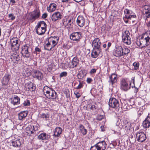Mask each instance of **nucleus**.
Instances as JSON below:
<instances>
[{"label":"nucleus","mask_w":150,"mask_h":150,"mask_svg":"<svg viewBox=\"0 0 150 150\" xmlns=\"http://www.w3.org/2000/svg\"><path fill=\"white\" fill-rule=\"evenodd\" d=\"M20 99L17 96L14 95L13 98V100L11 101V103L14 105H18L20 103Z\"/></svg>","instance_id":"c85d7f7f"},{"label":"nucleus","mask_w":150,"mask_h":150,"mask_svg":"<svg viewBox=\"0 0 150 150\" xmlns=\"http://www.w3.org/2000/svg\"><path fill=\"white\" fill-rule=\"evenodd\" d=\"M52 19L53 21H56V12H55L52 15Z\"/></svg>","instance_id":"c03bdc74"},{"label":"nucleus","mask_w":150,"mask_h":150,"mask_svg":"<svg viewBox=\"0 0 150 150\" xmlns=\"http://www.w3.org/2000/svg\"><path fill=\"white\" fill-rule=\"evenodd\" d=\"M130 52V50L128 48H122V57L127 56Z\"/></svg>","instance_id":"f704fd0d"},{"label":"nucleus","mask_w":150,"mask_h":150,"mask_svg":"<svg viewBox=\"0 0 150 150\" xmlns=\"http://www.w3.org/2000/svg\"><path fill=\"white\" fill-rule=\"evenodd\" d=\"M22 143V141L20 139H18L12 142L13 146L15 147H18L20 146Z\"/></svg>","instance_id":"7c9ffc66"},{"label":"nucleus","mask_w":150,"mask_h":150,"mask_svg":"<svg viewBox=\"0 0 150 150\" xmlns=\"http://www.w3.org/2000/svg\"><path fill=\"white\" fill-rule=\"evenodd\" d=\"M81 33L80 32H77L72 33L70 35L71 40L74 42H79L82 38Z\"/></svg>","instance_id":"7ed1b4c3"},{"label":"nucleus","mask_w":150,"mask_h":150,"mask_svg":"<svg viewBox=\"0 0 150 150\" xmlns=\"http://www.w3.org/2000/svg\"><path fill=\"white\" fill-rule=\"evenodd\" d=\"M67 21L68 22L67 23V25L68 26L70 27L73 22L72 18L70 17H67Z\"/></svg>","instance_id":"4c0bfd02"},{"label":"nucleus","mask_w":150,"mask_h":150,"mask_svg":"<svg viewBox=\"0 0 150 150\" xmlns=\"http://www.w3.org/2000/svg\"><path fill=\"white\" fill-rule=\"evenodd\" d=\"M130 33L129 31L126 30L122 32V38L124 42L127 45H129L131 43Z\"/></svg>","instance_id":"f03ea898"},{"label":"nucleus","mask_w":150,"mask_h":150,"mask_svg":"<svg viewBox=\"0 0 150 150\" xmlns=\"http://www.w3.org/2000/svg\"><path fill=\"white\" fill-rule=\"evenodd\" d=\"M45 43V44L44 45V48L45 50H50L52 48L54 47H52V45L49 43H48L47 42H46V41Z\"/></svg>","instance_id":"c9c22d12"},{"label":"nucleus","mask_w":150,"mask_h":150,"mask_svg":"<svg viewBox=\"0 0 150 150\" xmlns=\"http://www.w3.org/2000/svg\"><path fill=\"white\" fill-rule=\"evenodd\" d=\"M79 132L81 133L83 135H86L87 133V130L85 129V127L82 125L81 124L79 127Z\"/></svg>","instance_id":"a878e982"},{"label":"nucleus","mask_w":150,"mask_h":150,"mask_svg":"<svg viewBox=\"0 0 150 150\" xmlns=\"http://www.w3.org/2000/svg\"><path fill=\"white\" fill-rule=\"evenodd\" d=\"M33 77L39 80H41L43 79V75L42 73L39 71H35Z\"/></svg>","instance_id":"dca6fc26"},{"label":"nucleus","mask_w":150,"mask_h":150,"mask_svg":"<svg viewBox=\"0 0 150 150\" xmlns=\"http://www.w3.org/2000/svg\"><path fill=\"white\" fill-rule=\"evenodd\" d=\"M83 86L82 84L81 83H80L79 84L76 88V89H80Z\"/></svg>","instance_id":"13d9d810"},{"label":"nucleus","mask_w":150,"mask_h":150,"mask_svg":"<svg viewBox=\"0 0 150 150\" xmlns=\"http://www.w3.org/2000/svg\"><path fill=\"white\" fill-rule=\"evenodd\" d=\"M24 74L25 76V77H28V76L30 74V73L28 72L25 71L24 73Z\"/></svg>","instance_id":"bf43d9fd"},{"label":"nucleus","mask_w":150,"mask_h":150,"mask_svg":"<svg viewBox=\"0 0 150 150\" xmlns=\"http://www.w3.org/2000/svg\"><path fill=\"white\" fill-rule=\"evenodd\" d=\"M118 13L117 11H114V12L112 13L111 16H117Z\"/></svg>","instance_id":"6e6d98bb"},{"label":"nucleus","mask_w":150,"mask_h":150,"mask_svg":"<svg viewBox=\"0 0 150 150\" xmlns=\"http://www.w3.org/2000/svg\"><path fill=\"white\" fill-rule=\"evenodd\" d=\"M139 65V63L136 62H134L133 63V65L134 67V68L135 70H137L138 69Z\"/></svg>","instance_id":"37998d69"},{"label":"nucleus","mask_w":150,"mask_h":150,"mask_svg":"<svg viewBox=\"0 0 150 150\" xmlns=\"http://www.w3.org/2000/svg\"><path fill=\"white\" fill-rule=\"evenodd\" d=\"M90 150H99V149H98L97 146L96 144L95 146H92L90 149Z\"/></svg>","instance_id":"09e8293b"},{"label":"nucleus","mask_w":150,"mask_h":150,"mask_svg":"<svg viewBox=\"0 0 150 150\" xmlns=\"http://www.w3.org/2000/svg\"><path fill=\"white\" fill-rule=\"evenodd\" d=\"M50 137L49 135L45 133H41L38 136L39 139L42 140L48 139Z\"/></svg>","instance_id":"c756f323"},{"label":"nucleus","mask_w":150,"mask_h":150,"mask_svg":"<svg viewBox=\"0 0 150 150\" xmlns=\"http://www.w3.org/2000/svg\"><path fill=\"white\" fill-rule=\"evenodd\" d=\"M11 59L13 63H15L20 60V57L18 54H13L11 56Z\"/></svg>","instance_id":"bb28decb"},{"label":"nucleus","mask_w":150,"mask_h":150,"mask_svg":"<svg viewBox=\"0 0 150 150\" xmlns=\"http://www.w3.org/2000/svg\"><path fill=\"white\" fill-rule=\"evenodd\" d=\"M143 126L145 128H149L150 126V117H147L143 122Z\"/></svg>","instance_id":"b1692460"},{"label":"nucleus","mask_w":150,"mask_h":150,"mask_svg":"<svg viewBox=\"0 0 150 150\" xmlns=\"http://www.w3.org/2000/svg\"><path fill=\"white\" fill-rule=\"evenodd\" d=\"M150 44V42L145 39V38H144L143 36L139 41H137V44L142 48L146 47Z\"/></svg>","instance_id":"39448f33"},{"label":"nucleus","mask_w":150,"mask_h":150,"mask_svg":"<svg viewBox=\"0 0 150 150\" xmlns=\"http://www.w3.org/2000/svg\"><path fill=\"white\" fill-rule=\"evenodd\" d=\"M111 44L110 42H108V48L111 46Z\"/></svg>","instance_id":"338daca9"},{"label":"nucleus","mask_w":150,"mask_h":150,"mask_svg":"<svg viewBox=\"0 0 150 150\" xmlns=\"http://www.w3.org/2000/svg\"><path fill=\"white\" fill-rule=\"evenodd\" d=\"M136 137L137 140L141 142H144L146 138V134L142 132H137Z\"/></svg>","instance_id":"6e6552de"},{"label":"nucleus","mask_w":150,"mask_h":150,"mask_svg":"<svg viewBox=\"0 0 150 150\" xmlns=\"http://www.w3.org/2000/svg\"><path fill=\"white\" fill-rule=\"evenodd\" d=\"M125 16L127 19H130L132 18H136V16L131 10L125 9L124 11Z\"/></svg>","instance_id":"423d86ee"},{"label":"nucleus","mask_w":150,"mask_h":150,"mask_svg":"<svg viewBox=\"0 0 150 150\" xmlns=\"http://www.w3.org/2000/svg\"><path fill=\"white\" fill-rule=\"evenodd\" d=\"M38 127L36 124H34L29 125L26 128V130L28 131L27 132L28 134H34L38 129Z\"/></svg>","instance_id":"0eeeda50"},{"label":"nucleus","mask_w":150,"mask_h":150,"mask_svg":"<svg viewBox=\"0 0 150 150\" xmlns=\"http://www.w3.org/2000/svg\"><path fill=\"white\" fill-rule=\"evenodd\" d=\"M10 75L9 74L5 75L1 79L2 85L5 86L8 84L10 79Z\"/></svg>","instance_id":"5701e85b"},{"label":"nucleus","mask_w":150,"mask_h":150,"mask_svg":"<svg viewBox=\"0 0 150 150\" xmlns=\"http://www.w3.org/2000/svg\"><path fill=\"white\" fill-rule=\"evenodd\" d=\"M67 22H68L67 18H65L64 19V21L63 23V24L64 25H65V26H66Z\"/></svg>","instance_id":"5fc2aeb1"},{"label":"nucleus","mask_w":150,"mask_h":150,"mask_svg":"<svg viewBox=\"0 0 150 150\" xmlns=\"http://www.w3.org/2000/svg\"><path fill=\"white\" fill-rule=\"evenodd\" d=\"M96 71V69H92L90 71V74H93L95 73Z\"/></svg>","instance_id":"864d4df0"},{"label":"nucleus","mask_w":150,"mask_h":150,"mask_svg":"<svg viewBox=\"0 0 150 150\" xmlns=\"http://www.w3.org/2000/svg\"><path fill=\"white\" fill-rule=\"evenodd\" d=\"M57 137L59 136L60 134H61L62 132V130L61 128L60 127H57Z\"/></svg>","instance_id":"79ce46f5"},{"label":"nucleus","mask_w":150,"mask_h":150,"mask_svg":"<svg viewBox=\"0 0 150 150\" xmlns=\"http://www.w3.org/2000/svg\"><path fill=\"white\" fill-rule=\"evenodd\" d=\"M104 128V127L103 126H102L100 127V129L101 130L103 131H104L105 130Z\"/></svg>","instance_id":"69168bd1"},{"label":"nucleus","mask_w":150,"mask_h":150,"mask_svg":"<svg viewBox=\"0 0 150 150\" xmlns=\"http://www.w3.org/2000/svg\"><path fill=\"white\" fill-rule=\"evenodd\" d=\"M143 36L144 38H145V39L150 42V30L146 32L143 34Z\"/></svg>","instance_id":"72a5a7b5"},{"label":"nucleus","mask_w":150,"mask_h":150,"mask_svg":"<svg viewBox=\"0 0 150 150\" xmlns=\"http://www.w3.org/2000/svg\"><path fill=\"white\" fill-rule=\"evenodd\" d=\"M117 75L115 74H113L109 77V82L110 85L113 86L114 84L117 83Z\"/></svg>","instance_id":"ddd939ff"},{"label":"nucleus","mask_w":150,"mask_h":150,"mask_svg":"<svg viewBox=\"0 0 150 150\" xmlns=\"http://www.w3.org/2000/svg\"><path fill=\"white\" fill-rule=\"evenodd\" d=\"M96 145L99 150H105L106 147V144L104 141L98 143Z\"/></svg>","instance_id":"aec40b11"},{"label":"nucleus","mask_w":150,"mask_h":150,"mask_svg":"<svg viewBox=\"0 0 150 150\" xmlns=\"http://www.w3.org/2000/svg\"><path fill=\"white\" fill-rule=\"evenodd\" d=\"M49 117V116L48 115L45 114H42V115H41V118H45L46 119V118H48Z\"/></svg>","instance_id":"3c124183"},{"label":"nucleus","mask_w":150,"mask_h":150,"mask_svg":"<svg viewBox=\"0 0 150 150\" xmlns=\"http://www.w3.org/2000/svg\"><path fill=\"white\" fill-rule=\"evenodd\" d=\"M67 75V72L66 71H63L61 72L59 75L60 78L63 76H65Z\"/></svg>","instance_id":"a18cd8bd"},{"label":"nucleus","mask_w":150,"mask_h":150,"mask_svg":"<svg viewBox=\"0 0 150 150\" xmlns=\"http://www.w3.org/2000/svg\"><path fill=\"white\" fill-rule=\"evenodd\" d=\"M29 47L26 45L22 47V51L21 53L23 57L26 58H28L30 57V54L28 52Z\"/></svg>","instance_id":"f8f14e48"},{"label":"nucleus","mask_w":150,"mask_h":150,"mask_svg":"<svg viewBox=\"0 0 150 150\" xmlns=\"http://www.w3.org/2000/svg\"><path fill=\"white\" fill-rule=\"evenodd\" d=\"M109 106L112 108H115V109L119 110V103L118 100L114 98H110L108 102Z\"/></svg>","instance_id":"f257e3e1"},{"label":"nucleus","mask_w":150,"mask_h":150,"mask_svg":"<svg viewBox=\"0 0 150 150\" xmlns=\"http://www.w3.org/2000/svg\"><path fill=\"white\" fill-rule=\"evenodd\" d=\"M86 20L83 16H79L77 18L76 23L80 27H83L85 25Z\"/></svg>","instance_id":"9d476101"},{"label":"nucleus","mask_w":150,"mask_h":150,"mask_svg":"<svg viewBox=\"0 0 150 150\" xmlns=\"http://www.w3.org/2000/svg\"><path fill=\"white\" fill-rule=\"evenodd\" d=\"M37 26L42 28H44L46 30L47 25L45 22L43 21H41L39 22Z\"/></svg>","instance_id":"e433bc0d"},{"label":"nucleus","mask_w":150,"mask_h":150,"mask_svg":"<svg viewBox=\"0 0 150 150\" xmlns=\"http://www.w3.org/2000/svg\"><path fill=\"white\" fill-rule=\"evenodd\" d=\"M131 82H130V85L127 80L124 79H122L120 81L121 89L124 91H126L129 89L130 87Z\"/></svg>","instance_id":"20e7f679"},{"label":"nucleus","mask_w":150,"mask_h":150,"mask_svg":"<svg viewBox=\"0 0 150 150\" xmlns=\"http://www.w3.org/2000/svg\"><path fill=\"white\" fill-rule=\"evenodd\" d=\"M100 52V49H97L93 48L91 54L92 57L94 58H96L99 55Z\"/></svg>","instance_id":"393cba45"},{"label":"nucleus","mask_w":150,"mask_h":150,"mask_svg":"<svg viewBox=\"0 0 150 150\" xmlns=\"http://www.w3.org/2000/svg\"><path fill=\"white\" fill-rule=\"evenodd\" d=\"M8 18H9V19L13 21L15 19L16 16H14V14L13 13H10L8 15Z\"/></svg>","instance_id":"ea45409f"},{"label":"nucleus","mask_w":150,"mask_h":150,"mask_svg":"<svg viewBox=\"0 0 150 150\" xmlns=\"http://www.w3.org/2000/svg\"><path fill=\"white\" fill-rule=\"evenodd\" d=\"M22 105L24 106H29L30 105V101L29 100H26L24 101Z\"/></svg>","instance_id":"a19ab883"},{"label":"nucleus","mask_w":150,"mask_h":150,"mask_svg":"<svg viewBox=\"0 0 150 150\" xmlns=\"http://www.w3.org/2000/svg\"><path fill=\"white\" fill-rule=\"evenodd\" d=\"M62 17V16L59 12H57V20H59Z\"/></svg>","instance_id":"de8ad7c7"},{"label":"nucleus","mask_w":150,"mask_h":150,"mask_svg":"<svg viewBox=\"0 0 150 150\" xmlns=\"http://www.w3.org/2000/svg\"><path fill=\"white\" fill-rule=\"evenodd\" d=\"M104 117L103 115H98L97 117V119L99 120H101Z\"/></svg>","instance_id":"4d7b16f0"},{"label":"nucleus","mask_w":150,"mask_h":150,"mask_svg":"<svg viewBox=\"0 0 150 150\" xmlns=\"http://www.w3.org/2000/svg\"><path fill=\"white\" fill-rule=\"evenodd\" d=\"M74 93L76 95V97L77 98H79L81 96L80 94L77 91H75Z\"/></svg>","instance_id":"8fccbe9b"},{"label":"nucleus","mask_w":150,"mask_h":150,"mask_svg":"<svg viewBox=\"0 0 150 150\" xmlns=\"http://www.w3.org/2000/svg\"><path fill=\"white\" fill-rule=\"evenodd\" d=\"M101 42L98 38H95L92 42V46L94 48L98 49H100Z\"/></svg>","instance_id":"f3484780"},{"label":"nucleus","mask_w":150,"mask_h":150,"mask_svg":"<svg viewBox=\"0 0 150 150\" xmlns=\"http://www.w3.org/2000/svg\"><path fill=\"white\" fill-rule=\"evenodd\" d=\"M19 42V40L17 39L11 40V43L12 48H14L15 50H18L20 46V43Z\"/></svg>","instance_id":"2eb2a0df"},{"label":"nucleus","mask_w":150,"mask_h":150,"mask_svg":"<svg viewBox=\"0 0 150 150\" xmlns=\"http://www.w3.org/2000/svg\"><path fill=\"white\" fill-rule=\"evenodd\" d=\"M65 64L64 63H61L59 65V67L61 68H65Z\"/></svg>","instance_id":"603ef678"},{"label":"nucleus","mask_w":150,"mask_h":150,"mask_svg":"<svg viewBox=\"0 0 150 150\" xmlns=\"http://www.w3.org/2000/svg\"><path fill=\"white\" fill-rule=\"evenodd\" d=\"M56 38V37H51L47 39L46 40V42H47L49 43L51 45H52V47H54L56 45V42L55 40V38Z\"/></svg>","instance_id":"412c9836"},{"label":"nucleus","mask_w":150,"mask_h":150,"mask_svg":"<svg viewBox=\"0 0 150 150\" xmlns=\"http://www.w3.org/2000/svg\"><path fill=\"white\" fill-rule=\"evenodd\" d=\"M93 81L92 79L90 78H88L87 79L86 81L88 83H90Z\"/></svg>","instance_id":"052dcab7"},{"label":"nucleus","mask_w":150,"mask_h":150,"mask_svg":"<svg viewBox=\"0 0 150 150\" xmlns=\"http://www.w3.org/2000/svg\"><path fill=\"white\" fill-rule=\"evenodd\" d=\"M122 47L118 46L115 47L113 52V55L116 57H122Z\"/></svg>","instance_id":"1a4fd4ad"},{"label":"nucleus","mask_w":150,"mask_h":150,"mask_svg":"<svg viewBox=\"0 0 150 150\" xmlns=\"http://www.w3.org/2000/svg\"><path fill=\"white\" fill-rule=\"evenodd\" d=\"M41 51V50L39 48L36 47L35 48V51L34 52V53L37 54L38 52L39 53Z\"/></svg>","instance_id":"49530a36"},{"label":"nucleus","mask_w":150,"mask_h":150,"mask_svg":"<svg viewBox=\"0 0 150 150\" xmlns=\"http://www.w3.org/2000/svg\"><path fill=\"white\" fill-rule=\"evenodd\" d=\"M47 16V14L46 13H45L42 14V17L43 18H46Z\"/></svg>","instance_id":"680f3d73"},{"label":"nucleus","mask_w":150,"mask_h":150,"mask_svg":"<svg viewBox=\"0 0 150 150\" xmlns=\"http://www.w3.org/2000/svg\"><path fill=\"white\" fill-rule=\"evenodd\" d=\"M35 28H36L37 33L39 35H41L44 34L46 30L44 28H42L37 25Z\"/></svg>","instance_id":"cd10ccee"},{"label":"nucleus","mask_w":150,"mask_h":150,"mask_svg":"<svg viewBox=\"0 0 150 150\" xmlns=\"http://www.w3.org/2000/svg\"><path fill=\"white\" fill-rule=\"evenodd\" d=\"M50 89L48 88L47 86H46L44 87L43 89V91L46 95H47L46 96L48 98V96H50Z\"/></svg>","instance_id":"2f4dec72"},{"label":"nucleus","mask_w":150,"mask_h":150,"mask_svg":"<svg viewBox=\"0 0 150 150\" xmlns=\"http://www.w3.org/2000/svg\"><path fill=\"white\" fill-rule=\"evenodd\" d=\"M50 96H48V98H51L53 97H54V95L55 94V96L56 94V93L54 91H53L52 90H50Z\"/></svg>","instance_id":"58836bf2"},{"label":"nucleus","mask_w":150,"mask_h":150,"mask_svg":"<svg viewBox=\"0 0 150 150\" xmlns=\"http://www.w3.org/2000/svg\"><path fill=\"white\" fill-rule=\"evenodd\" d=\"M56 5L54 4H50L49 7H47V9L48 11L52 12L55 10Z\"/></svg>","instance_id":"473e14b6"},{"label":"nucleus","mask_w":150,"mask_h":150,"mask_svg":"<svg viewBox=\"0 0 150 150\" xmlns=\"http://www.w3.org/2000/svg\"><path fill=\"white\" fill-rule=\"evenodd\" d=\"M65 92H67V94L66 95V96H67V97L69 96H70V94H69V91H68V93L67 92V91H66Z\"/></svg>","instance_id":"0e129e2a"},{"label":"nucleus","mask_w":150,"mask_h":150,"mask_svg":"<svg viewBox=\"0 0 150 150\" xmlns=\"http://www.w3.org/2000/svg\"><path fill=\"white\" fill-rule=\"evenodd\" d=\"M79 63V60L77 57H74L70 63V67L71 68H74L77 66Z\"/></svg>","instance_id":"6ab92c4d"},{"label":"nucleus","mask_w":150,"mask_h":150,"mask_svg":"<svg viewBox=\"0 0 150 150\" xmlns=\"http://www.w3.org/2000/svg\"><path fill=\"white\" fill-rule=\"evenodd\" d=\"M123 19L124 20V21L126 23H128V19H127V18L125 17L123 18Z\"/></svg>","instance_id":"e2e57ef3"},{"label":"nucleus","mask_w":150,"mask_h":150,"mask_svg":"<svg viewBox=\"0 0 150 150\" xmlns=\"http://www.w3.org/2000/svg\"><path fill=\"white\" fill-rule=\"evenodd\" d=\"M25 88L28 91H33L36 89V86L35 84L31 82H30L25 84Z\"/></svg>","instance_id":"a211bd4d"},{"label":"nucleus","mask_w":150,"mask_h":150,"mask_svg":"<svg viewBox=\"0 0 150 150\" xmlns=\"http://www.w3.org/2000/svg\"><path fill=\"white\" fill-rule=\"evenodd\" d=\"M28 111H24L21 112L18 114V118L19 120H22L27 117L28 114Z\"/></svg>","instance_id":"4be33fe9"},{"label":"nucleus","mask_w":150,"mask_h":150,"mask_svg":"<svg viewBox=\"0 0 150 150\" xmlns=\"http://www.w3.org/2000/svg\"><path fill=\"white\" fill-rule=\"evenodd\" d=\"M143 12L145 15L146 18H150V6L147 5H145L143 7Z\"/></svg>","instance_id":"9b49d317"},{"label":"nucleus","mask_w":150,"mask_h":150,"mask_svg":"<svg viewBox=\"0 0 150 150\" xmlns=\"http://www.w3.org/2000/svg\"><path fill=\"white\" fill-rule=\"evenodd\" d=\"M40 15V11L38 9L35 10L33 13L31 15L30 20L32 21H34L36 19L39 18Z\"/></svg>","instance_id":"4468645a"},{"label":"nucleus","mask_w":150,"mask_h":150,"mask_svg":"<svg viewBox=\"0 0 150 150\" xmlns=\"http://www.w3.org/2000/svg\"><path fill=\"white\" fill-rule=\"evenodd\" d=\"M147 25L149 27H150V22H148V23H147Z\"/></svg>","instance_id":"774afa93"}]
</instances>
